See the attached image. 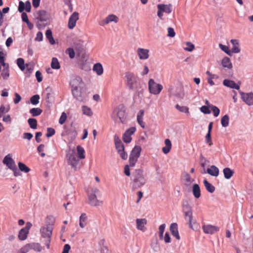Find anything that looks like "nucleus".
I'll return each mask as SVG.
<instances>
[{
	"label": "nucleus",
	"mask_w": 253,
	"mask_h": 253,
	"mask_svg": "<svg viewBox=\"0 0 253 253\" xmlns=\"http://www.w3.org/2000/svg\"><path fill=\"white\" fill-rule=\"evenodd\" d=\"M133 179L131 182L132 188L136 189L143 186L146 183V179L142 170L136 169L132 174Z\"/></svg>",
	"instance_id": "obj_1"
},
{
	"label": "nucleus",
	"mask_w": 253,
	"mask_h": 253,
	"mask_svg": "<svg viewBox=\"0 0 253 253\" xmlns=\"http://www.w3.org/2000/svg\"><path fill=\"white\" fill-rule=\"evenodd\" d=\"M158 9L161 10L163 12H165L167 14H169L172 11V5L160 4L157 5Z\"/></svg>",
	"instance_id": "obj_21"
},
{
	"label": "nucleus",
	"mask_w": 253,
	"mask_h": 253,
	"mask_svg": "<svg viewBox=\"0 0 253 253\" xmlns=\"http://www.w3.org/2000/svg\"><path fill=\"white\" fill-rule=\"evenodd\" d=\"M0 63L3 67L7 66V65H9L8 63H5L4 54V53L1 51H0Z\"/></svg>",
	"instance_id": "obj_57"
},
{
	"label": "nucleus",
	"mask_w": 253,
	"mask_h": 253,
	"mask_svg": "<svg viewBox=\"0 0 253 253\" xmlns=\"http://www.w3.org/2000/svg\"><path fill=\"white\" fill-rule=\"evenodd\" d=\"M70 85L72 89L78 87H83L84 83L80 77L75 76L72 78Z\"/></svg>",
	"instance_id": "obj_8"
},
{
	"label": "nucleus",
	"mask_w": 253,
	"mask_h": 253,
	"mask_svg": "<svg viewBox=\"0 0 253 253\" xmlns=\"http://www.w3.org/2000/svg\"><path fill=\"white\" fill-rule=\"evenodd\" d=\"M66 53L69 55L70 58L73 59L75 57V53L74 50L72 48H68L66 50Z\"/></svg>",
	"instance_id": "obj_59"
},
{
	"label": "nucleus",
	"mask_w": 253,
	"mask_h": 253,
	"mask_svg": "<svg viewBox=\"0 0 253 253\" xmlns=\"http://www.w3.org/2000/svg\"><path fill=\"white\" fill-rule=\"evenodd\" d=\"M141 148L139 146H135L132 150L130 156L138 158L140 155Z\"/></svg>",
	"instance_id": "obj_33"
},
{
	"label": "nucleus",
	"mask_w": 253,
	"mask_h": 253,
	"mask_svg": "<svg viewBox=\"0 0 253 253\" xmlns=\"http://www.w3.org/2000/svg\"><path fill=\"white\" fill-rule=\"evenodd\" d=\"M92 70L98 76H101L103 73V68L100 63L94 64Z\"/></svg>",
	"instance_id": "obj_30"
},
{
	"label": "nucleus",
	"mask_w": 253,
	"mask_h": 253,
	"mask_svg": "<svg viewBox=\"0 0 253 253\" xmlns=\"http://www.w3.org/2000/svg\"><path fill=\"white\" fill-rule=\"evenodd\" d=\"M55 133V131L54 129L51 127H48L47 128V133L46 134V136L47 137H50L53 135Z\"/></svg>",
	"instance_id": "obj_63"
},
{
	"label": "nucleus",
	"mask_w": 253,
	"mask_h": 253,
	"mask_svg": "<svg viewBox=\"0 0 253 253\" xmlns=\"http://www.w3.org/2000/svg\"><path fill=\"white\" fill-rule=\"evenodd\" d=\"M88 204L91 206L98 207L102 205V201L97 199L95 194H90L88 196Z\"/></svg>",
	"instance_id": "obj_14"
},
{
	"label": "nucleus",
	"mask_w": 253,
	"mask_h": 253,
	"mask_svg": "<svg viewBox=\"0 0 253 253\" xmlns=\"http://www.w3.org/2000/svg\"><path fill=\"white\" fill-rule=\"evenodd\" d=\"M28 123L32 129H36L37 127V121L34 118H30L28 120Z\"/></svg>",
	"instance_id": "obj_49"
},
{
	"label": "nucleus",
	"mask_w": 253,
	"mask_h": 253,
	"mask_svg": "<svg viewBox=\"0 0 253 253\" xmlns=\"http://www.w3.org/2000/svg\"><path fill=\"white\" fill-rule=\"evenodd\" d=\"M82 111L83 114L88 116H91L92 115V112L91 109L86 106H83L82 107Z\"/></svg>",
	"instance_id": "obj_52"
},
{
	"label": "nucleus",
	"mask_w": 253,
	"mask_h": 253,
	"mask_svg": "<svg viewBox=\"0 0 253 253\" xmlns=\"http://www.w3.org/2000/svg\"><path fill=\"white\" fill-rule=\"evenodd\" d=\"M219 47L223 51L226 53L227 55L231 56V51L229 50V48L227 46L223 45L222 43H219Z\"/></svg>",
	"instance_id": "obj_51"
},
{
	"label": "nucleus",
	"mask_w": 253,
	"mask_h": 253,
	"mask_svg": "<svg viewBox=\"0 0 253 253\" xmlns=\"http://www.w3.org/2000/svg\"><path fill=\"white\" fill-rule=\"evenodd\" d=\"M51 67L53 69H59L60 68V64L56 58H53L51 63Z\"/></svg>",
	"instance_id": "obj_48"
},
{
	"label": "nucleus",
	"mask_w": 253,
	"mask_h": 253,
	"mask_svg": "<svg viewBox=\"0 0 253 253\" xmlns=\"http://www.w3.org/2000/svg\"><path fill=\"white\" fill-rule=\"evenodd\" d=\"M1 75L4 80H7L9 76V65L3 67Z\"/></svg>",
	"instance_id": "obj_42"
},
{
	"label": "nucleus",
	"mask_w": 253,
	"mask_h": 253,
	"mask_svg": "<svg viewBox=\"0 0 253 253\" xmlns=\"http://www.w3.org/2000/svg\"><path fill=\"white\" fill-rule=\"evenodd\" d=\"M36 18L38 20L37 23V26L38 29H41L44 27L45 25H42L41 23L46 21V12L44 10L38 11L36 13Z\"/></svg>",
	"instance_id": "obj_7"
},
{
	"label": "nucleus",
	"mask_w": 253,
	"mask_h": 253,
	"mask_svg": "<svg viewBox=\"0 0 253 253\" xmlns=\"http://www.w3.org/2000/svg\"><path fill=\"white\" fill-rule=\"evenodd\" d=\"M29 229L30 227H28L27 225L19 231L18 234V238L20 240L23 241L26 239L27 238V235L29 233Z\"/></svg>",
	"instance_id": "obj_22"
},
{
	"label": "nucleus",
	"mask_w": 253,
	"mask_h": 253,
	"mask_svg": "<svg viewBox=\"0 0 253 253\" xmlns=\"http://www.w3.org/2000/svg\"><path fill=\"white\" fill-rule=\"evenodd\" d=\"M200 110L202 113L205 114H209L211 113V110L207 106H202L200 108Z\"/></svg>",
	"instance_id": "obj_64"
},
{
	"label": "nucleus",
	"mask_w": 253,
	"mask_h": 253,
	"mask_svg": "<svg viewBox=\"0 0 253 253\" xmlns=\"http://www.w3.org/2000/svg\"><path fill=\"white\" fill-rule=\"evenodd\" d=\"M229 118L227 115H225L221 119V124L223 127H226L229 125Z\"/></svg>",
	"instance_id": "obj_46"
},
{
	"label": "nucleus",
	"mask_w": 253,
	"mask_h": 253,
	"mask_svg": "<svg viewBox=\"0 0 253 253\" xmlns=\"http://www.w3.org/2000/svg\"><path fill=\"white\" fill-rule=\"evenodd\" d=\"M18 165L19 169L20 171H24L25 173H28L30 171V169L23 163L19 162Z\"/></svg>",
	"instance_id": "obj_47"
},
{
	"label": "nucleus",
	"mask_w": 253,
	"mask_h": 253,
	"mask_svg": "<svg viewBox=\"0 0 253 253\" xmlns=\"http://www.w3.org/2000/svg\"><path fill=\"white\" fill-rule=\"evenodd\" d=\"M30 250H33L35 251L40 252L42 251V247L38 243H29Z\"/></svg>",
	"instance_id": "obj_40"
},
{
	"label": "nucleus",
	"mask_w": 253,
	"mask_h": 253,
	"mask_svg": "<svg viewBox=\"0 0 253 253\" xmlns=\"http://www.w3.org/2000/svg\"><path fill=\"white\" fill-rule=\"evenodd\" d=\"M224 177L226 179H230L234 174V171L229 168H225L223 169Z\"/></svg>",
	"instance_id": "obj_39"
},
{
	"label": "nucleus",
	"mask_w": 253,
	"mask_h": 253,
	"mask_svg": "<svg viewBox=\"0 0 253 253\" xmlns=\"http://www.w3.org/2000/svg\"><path fill=\"white\" fill-rule=\"evenodd\" d=\"M17 64L19 68L23 71L25 69L24 60L23 58H19L17 59Z\"/></svg>",
	"instance_id": "obj_54"
},
{
	"label": "nucleus",
	"mask_w": 253,
	"mask_h": 253,
	"mask_svg": "<svg viewBox=\"0 0 253 253\" xmlns=\"http://www.w3.org/2000/svg\"><path fill=\"white\" fill-rule=\"evenodd\" d=\"M84 41L78 40L74 43V46L77 51L79 53L82 52L84 50Z\"/></svg>",
	"instance_id": "obj_32"
},
{
	"label": "nucleus",
	"mask_w": 253,
	"mask_h": 253,
	"mask_svg": "<svg viewBox=\"0 0 253 253\" xmlns=\"http://www.w3.org/2000/svg\"><path fill=\"white\" fill-rule=\"evenodd\" d=\"M224 85L230 87L231 88H234L239 90L240 88L239 85L236 84L235 82L232 80L225 79L223 82Z\"/></svg>",
	"instance_id": "obj_26"
},
{
	"label": "nucleus",
	"mask_w": 253,
	"mask_h": 253,
	"mask_svg": "<svg viewBox=\"0 0 253 253\" xmlns=\"http://www.w3.org/2000/svg\"><path fill=\"white\" fill-rule=\"evenodd\" d=\"M29 246L28 244L25 245L21 248L18 252L17 253H27L30 251Z\"/></svg>",
	"instance_id": "obj_58"
},
{
	"label": "nucleus",
	"mask_w": 253,
	"mask_h": 253,
	"mask_svg": "<svg viewBox=\"0 0 253 253\" xmlns=\"http://www.w3.org/2000/svg\"><path fill=\"white\" fill-rule=\"evenodd\" d=\"M165 147H163L162 151L165 154H168L171 148V143L169 139H166L165 140Z\"/></svg>",
	"instance_id": "obj_35"
},
{
	"label": "nucleus",
	"mask_w": 253,
	"mask_h": 253,
	"mask_svg": "<svg viewBox=\"0 0 253 253\" xmlns=\"http://www.w3.org/2000/svg\"><path fill=\"white\" fill-rule=\"evenodd\" d=\"M68 139L70 142H72L77 135V131L75 127H72L68 131Z\"/></svg>",
	"instance_id": "obj_29"
},
{
	"label": "nucleus",
	"mask_w": 253,
	"mask_h": 253,
	"mask_svg": "<svg viewBox=\"0 0 253 253\" xmlns=\"http://www.w3.org/2000/svg\"><path fill=\"white\" fill-rule=\"evenodd\" d=\"M53 227L51 226L45 225L40 229V233L42 237L44 239V243L47 249L50 248L51 237L52 233Z\"/></svg>",
	"instance_id": "obj_2"
},
{
	"label": "nucleus",
	"mask_w": 253,
	"mask_h": 253,
	"mask_svg": "<svg viewBox=\"0 0 253 253\" xmlns=\"http://www.w3.org/2000/svg\"><path fill=\"white\" fill-rule=\"evenodd\" d=\"M87 216L85 213H82L79 220V225L81 228H84L87 224Z\"/></svg>",
	"instance_id": "obj_38"
},
{
	"label": "nucleus",
	"mask_w": 253,
	"mask_h": 253,
	"mask_svg": "<svg viewBox=\"0 0 253 253\" xmlns=\"http://www.w3.org/2000/svg\"><path fill=\"white\" fill-rule=\"evenodd\" d=\"M45 36L51 44H53L55 43V41L52 36V31L50 29L47 30L46 31Z\"/></svg>",
	"instance_id": "obj_44"
},
{
	"label": "nucleus",
	"mask_w": 253,
	"mask_h": 253,
	"mask_svg": "<svg viewBox=\"0 0 253 253\" xmlns=\"http://www.w3.org/2000/svg\"><path fill=\"white\" fill-rule=\"evenodd\" d=\"M175 107L177 109H178L179 111L181 112H184L185 113H189V108L186 106H181L178 104H176Z\"/></svg>",
	"instance_id": "obj_56"
},
{
	"label": "nucleus",
	"mask_w": 253,
	"mask_h": 253,
	"mask_svg": "<svg viewBox=\"0 0 253 253\" xmlns=\"http://www.w3.org/2000/svg\"><path fill=\"white\" fill-rule=\"evenodd\" d=\"M181 179L183 183L187 186H190L192 183L194 181V179L192 178L187 172H183L181 176Z\"/></svg>",
	"instance_id": "obj_20"
},
{
	"label": "nucleus",
	"mask_w": 253,
	"mask_h": 253,
	"mask_svg": "<svg viewBox=\"0 0 253 253\" xmlns=\"http://www.w3.org/2000/svg\"><path fill=\"white\" fill-rule=\"evenodd\" d=\"M149 92L154 95H158L163 88V86L160 84L156 83L153 79H150L148 83Z\"/></svg>",
	"instance_id": "obj_3"
},
{
	"label": "nucleus",
	"mask_w": 253,
	"mask_h": 253,
	"mask_svg": "<svg viewBox=\"0 0 253 253\" xmlns=\"http://www.w3.org/2000/svg\"><path fill=\"white\" fill-rule=\"evenodd\" d=\"M2 163L10 169L16 166L15 163L10 154L5 156L3 159Z\"/></svg>",
	"instance_id": "obj_18"
},
{
	"label": "nucleus",
	"mask_w": 253,
	"mask_h": 253,
	"mask_svg": "<svg viewBox=\"0 0 253 253\" xmlns=\"http://www.w3.org/2000/svg\"><path fill=\"white\" fill-rule=\"evenodd\" d=\"M170 231L172 234V235L176 238L177 240H180V237L179 235V232L178 231V225L176 223H171L170 227Z\"/></svg>",
	"instance_id": "obj_23"
},
{
	"label": "nucleus",
	"mask_w": 253,
	"mask_h": 253,
	"mask_svg": "<svg viewBox=\"0 0 253 253\" xmlns=\"http://www.w3.org/2000/svg\"><path fill=\"white\" fill-rule=\"evenodd\" d=\"M79 14L77 12H74L69 17L68 23V27L70 29H73L76 25V22L79 19Z\"/></svg>",
	"instance_id": "obj_12"
},
{
	"label": "nucleus",
	"mask_w": 253,
	"mask_h": 253,
	"mask_svg": "<svg viewBox=\"0 0 253 253\" xmlns=\"http://www.w3.org/2000/svg\"><path fill=\"white\" fill-rule=\"evenodd\" d=\"M83 87H78L77 88L72 89V94L74 97L79 101H83L85 99V96L82 89Z\"/></svg>",
	"instance_id": "obj_10"
},
{
	"label": "nucleus",
	"mask_w": 253,
	"mask_h": 253,
	"mask_svg": "<svg viewBox=\"0 0 253 253\" xmlns=\"http://www.w3.org/2000/svg\"><path fill=\"white\" fill-rule=\"evenodd\" d=\"M192 192L196 198H199L201 196V190L198 184H194L192 187Z\"/></svg>",
	"instance_id": "obj_36"
},
{
	"label": "nucleus",
	"mask_w": 253,
	"mask_h": 253,
	"mask_svg": "<svg viewBox=\"0 0 253 253\" xmlns=\"http://www.w3.org/2000/svg\"><path fill=\"white\" fill-rule=\"evenodd\" d=\"M119 21V18L114 14H110L108 15L101 22L100 25L104 26L109 24L110 22L117 23Z\"/></svg>",
	"instance_id": "obj_15"
},
{
	"label": "nucleus",
	"mask_w": 253,
	"mask_h": 253,
	"mask_svg": "<svg viewBox=\"0 0 253 253\" xmlns=\"http://www.w3.org/2000/svg\"><path fill=\"white\" fill-rule=\"evenodd\" d=\"M136 131L135 127H131L127 129L124 133L123 136V140L126 143H129L132 140L131 136L134 134Z\"/></svg>",
	"instance_id": "obj_11"
},
{
	"label": "nucleus",
	"mask_w": 253,
	"mask_h": 253,
	"mask_svg": "<svg viewBox=\"0 0 253 253\" xmlns=\"http://www.w3.org/2000/svg\"><path fill=\"white\" fill-rule=\"evenodd\" d=\"M77 151L78 155V157L80 159H83L85 158L84 155V149L80 145L77 147Z\"/></svg>",
	"instance_id": "obj_43"
},
{
	"label": "nucleus",
	"mask_w": 253,
	"mask_h": 253,
	"mask_svg": "<svg viewBox=\"0 0 253 253\" xmlns=\"http://www.w3.org/2000/svg\"><path fill=\"white\" fill-rule=\"evenodd\" d=\"M221 64L223 67L227 68L228 69L232 68V64L230 59L228 57H224L221 60Z\"/></svg>",
	"instance_id": "obj_31"
},
{
	"label": "nucleus",
	"mask_w": 253,
	"mask_h": 253,
	"mask_svg": "<svg viewBox=\"0 0 253 253\" xmlns=\"http://www.w3.org/2000/svg\"><path fill=\"white\" fill-rule=\"evenodd\" d=\"M138 158L133 157L132 156H129V163L130 167H134L137 162Z\"/></svg>",
	"instance_id": "obj_61"
},
{
	"label": "nucleus",
	"mask_w": 253,
	"mask_h": 253,
	"mask_svg": "<svg viewBox=\"0 0 253 253\" xmlns=\"http://www.w3.org/2000/svg\"><path fill=\"white\" fill-rule=\"evenodd\" d=\"M144 111L143 110H140L137 115V121L139 125L142 127H145V123L143 121V117L144 115Z\"/></svg>",
	"instance_id": "obj_34"
},
{
	"label": "nucleus",
	"mask_w": 253,
	"mask_h": 253,
	"mask_svg": "<svg viewBox=\"0 0 253 253\" xmlns=\"http://www.w3.org/2000/svg\"><path fill=\"white\" fill-rule=\"evenodd\" d=\"M202 229L205 234H212L219 230L217 226L212 225H204L202 226Z\"/></svg>",
	"instance_id": "obj_17"
},
{
	"label": "nucleus",
	"mask_w": 253,
	"mask_h": 253,
	"mask_svg": "<svg viewBox=\"0 0 253 253\" xmlns=\"http://www.w3.org/2000/svg\"><path fill=\"white\" fill-rule=\"evenodd\" d=\"M204 184L207 189V190L212 193L215 191V187L210 182H209L206 179H204L203 181Z\"/></svg>",
	"instance_id": "obj_41"
},
{
	"label": "nucleus",
	"mask_w": 253,
	"mask_h": 253,
	"mask_svg": "<svg viewBox=\"0 0 253 253\" xmlns=\"http://www.w3.org/2000/svg\"><path fill=\"white\" fill-rule=\"evenodd\" d=\"M239 92L242 99L247 105L249 106L253 105V93H244L242 91Z\"/></svg>",
	"instance_id": "obj_13"
},
{
	"label": "nucleus",
	"mask_w": 253,
	"mask_h": 253,
	"mask_svg": "<svg viewBox=\"0 0 253 253\" xmlns=\"http://www.w3.org/2000/svg\"><path fill=\"white\" fill-rule=\"evenodd\" d=\"M113 115L116 116L121 123L125 124L126 122V117L125 107L123 105H119L113 112Z\"/></svg>",
	"instance_id": "obj_4"
},
{
	"label": "nucleus",
	"mask_w": 253,
	"mask_h": 253,
	"mask_svg": "<svg viewBox=\"0 0 253 253\" xmlns=\"http://www.w3.org/2000/svg\"><path fill=\"white\" fill-rule=\"evenodd\" d=\"M40 96L38 94L34 95L30 98V101L33 105H36L39 103Z\"/></svg>",
	"instance_id": "obj_55"
},
{
	"label": "nucleus",
	"mask_w": 253,
	"mask_h": 253,
	"mask_svg": "<svg viewBox=\"0 0 253 253\" xmlns=\"http://www.w3.org/2000/svg\"><path fill=\"white\" fill-rule=\"evenodd\" d=\"M42 111L39 108H33L30 109V113L33 117H36L41 114Z\"/></svg>",
	"instance_id": "obj_45"
},
{
	"label": "nucleus",
	"mask_w": 253,
	"mask_h": 253,
	"mask_svg": "<svg viewBox=\"0 0 253 253\" xmlns=\"http://www.w3.org/2000/svg\"><path fill=\"white\" fill-rule=\"evenodd\" d=\"M45 91L46 92L45 99L47 102L50 103L53 101V91L52 89L49 87H47L45 89Z\"/></svg>",
	"instance_id": "obj_28"
},
{
	"label": "nucleus",
	"mask_w": 253,
	"mask_h": 253,
	"mask_svg": "<svg viewBox=\"0 0 253 253\" xmlns=\"http://www.w3.org/2000/svg\"><path fill=\"white\" fill-rule=\"evenodd\" d=\"M184 213V216L186 220H187L188 221L189 225L190 228H192V220L193 218L192 216V211H183Z\"/></svg>",
	"instance_id": "obj_37"
},
{
	"label": "nucleus",
	"mask_w": 253,
	"mask_h": 253,
	"mask_svg": "<svg viewBox=\"0 0 253 253\" xmlns=\"http://www.w3.org/2000/svg\"><path fill=\"white\" fill-rule=\"evenodd\" d=\"M210 107L211 108L213 113V115L215 117H217L220 113L219 109L215 106H213L212 105H211L210 106Z\"/></svg>",
	"instance_id": "obj_60"
},
{
	"label": "nucleus",
	"mask_w": 253,
	"mask_h": 253,
	"mask_svg": "<svg viewBox=\"0 0 253 253\" xmlns=\"http://www.w3.org/2000/svg\"><path fill=\"white\" fill-rule=\"evenodd\" d=\"M114 141L116 148L117 150L118 153L120 155V157L123 160H126L127 158V154L125 151L124 145L123 144L118 136H115Z\"/></svg>",
	"instance_id": "obj_5"
},
{
	"label": "nucleus",
	"mask_w": 253,
	"mask_h": 253,
	"mask_svg": "<svg viewBox=\"0 0 253 253\" xmlns=\"http://www.w3.org/2000/svg\"><path fill=\"white\" fill-rule=\"evenodd\" d=\"M66 158L68 164L70 165L75 170H76L79 163V158L77 157L74 151L68 153Z\"/></svg>",
	"instance_id": "obj_6"
},
{
	"label": "nucleus",
	"mask_w": 253,
	"mask_h": 253,
	"mask_svg": "<svg viewBox=\"0 0 253 253\" xmlns=\"http://www.w3.org/2000/svg\"><path fill=\"white\" fill-rule=\"evenodd\" d=\"M219 169L214 165L211 166L209 168H208L206 170V173L214 177H217L219 175Z\"/></svg>",
	"instance_id": "obj_25"
},
{
	"label": "nucleus",
	"mask_w": 253,
	"mask_h": 253,
	"mask_svg": "<svg viewBox=\"0 0 253 253\" xmlns=\"http://www.w3.org/2000/svg\"><path fill=\"white\" fill-rule=\"evenodd\" d=\"M210 162L203 155H201L200 156V164L201 167L203 168V171L202 173L203 174L206 173V166L209 164Z\"/></svg>",
	"instance_id": "obj_27"
},
{
	"label": "nucleus",
	"mask_w": 253,
	"mask_h": 253,
	"mask_svg": "<svg viewBox=\"0 0 253 253\" xmlns=\"http://www.w3.org/2000/svg\"><path fill=\"white\" fill-rule=\"evenodd\" d=\"M185 44L187 45V47L184 48L185 50L191 52L194 49L195 45L191 42H187Z\"/></svg>",
	"instance_id": "obj_53"
},
{
	"label": "nucleus",
	"mask_w": 253,
	"mask_h": 253,
	"mask_svg": "<svg viewBox=\"0 0 253 253\" xmlns=\"http://www.w3.org/2000/svg\"><path fill=\"white\" fill-rule=\"evenodd\" d=\"M183 211H192V208L187 201L184 202L182 204Z\"/></svg>",
	"instance_id": "obj_62"
},
{
	"label": "nucleus",
	"mask_w": 253,
	"mask_h": 253,
	"mask_svg": "<svg viewBox=\"0 0 253 253\" xmlns=\"http://www.w3.org/2000/svg\"><path fill=\"white\" fill-rule=\"evenodd\" d=\"M55 221V218L52 215L48 216L46 218V222L48 226H51L52 227V226L54 224Z\"/></svg>",
	"instance_id": "obj_50"
},
{
	"label": "nucleus",
	"mask_w": 253,
	"mask_h": 253,
	"mask_svg": "<svg viewBox=\"0 0 253 253\" xmlns=\"http://www.w3.org/2000/svg\"><path fill=\"white\" fill-rule=\"evenodd\" d=\"M230 42L232 44L231 52H232L234 53H239L241 51V49L239 46V41L236 39H232L230 41Z\"/></svg>",
	"instance_id": "obj_24"
},
{
	"label": "nucleus",
	"mask_w": 253,
	"mask_h": 253,
	"mask_svg": "<svg viewBox=\"0 0 253 253\" xmlns=\"http://www.w3.org/2000/svg\"><path fill=\"white\" fill-rule=\"evenodd\" d=\"M127 84L130 89H132L133 85L136 83V78L133 73L127 72L125 73Z\"/></svg>",
	"instance_id": "obj_9"
},
{
	"label": "nucleus",
	"mask_w": 253,
	"mask_h": 253,
	"mask_svg": "<svg viewBox=\"0 0 253 253\" xmlns=\"http://www.w3.org/2000/svg\"><path fill=\"white\" fill-rule=\"evenodd\" d=\"M136 228L142 232L146 230L145 225L147 224V220L145 218H137L136 219Z\"/></svg>",
	"instance_id": "obj_19"
},
{
	"label": "nucleus",
	"mask_w": 253,
	"mask_h": 253,
	"mask_svg": "<svg viewBox=\"0 0 253 253\" xmlns=\"http://www.w3.org/2000/svg\"><path fill=\"white\" fill-rule=\"evenodd\" d=\"M137 55L140 60H146L149 57V50L143 48H138L137 49Z\"/></svg>",
	"instance_id": "obj_16"
}]
</instances>
